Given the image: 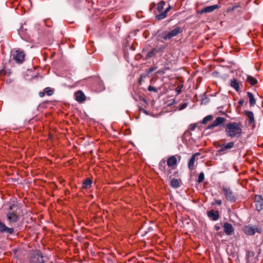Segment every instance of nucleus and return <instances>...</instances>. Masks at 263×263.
Wrapping results in <instances>:
<instances>
[{
    "mask_svg": "<svg viewBox=\"0 0 263 263\" xmlns=\"http://www.w3.org/2000/svg\"><path fill=\"white\" fill-rule=\"evenodd\" d=\"M242 125L240 122H230L224 127L226 135L231 138H238L241 136Z\"/></svg>",
    "mask_w": 263,
    "mask_h": 263,
    "instance_id": "1",
    "label": "nucleus"
},
{
    "mask_svg": "<svg viewBox=\"0 0 263 263\" xmlns=\"http://www.w3.org/2000/svg\"><path fill=\"white\" fill-rule=\"evenodd\" d=\"M16 206V205L15 204H12L9 205L7 210L6 217L9 224L15 223L18 220V216L15 210Z\"/></svg>",
    "mask_w": 263,
    "mask_h": 263,
    "instance_id": "2",
    "label": "nucleus"
},
{
    "mask_svg": "<svg viewBox=\"0 0 263 263\" xmlns=\"http://www.w3.org/2000/svg\"><path fill=\"white\" fill-rule=\"evenodd\" d=\"M182 32V28L180 27H177L170 31L163 32L161 34H160L159 36L163 39V41H166L177 36Z\"/></svg>",
    "mask_w": 263,
    "mask_h": 263,
    "instance_id": "3",
    "label": "nucleus"
},
{
    "mask_svg": "<svg viewBox=\"0 0 263 263\" xmlns=\"http://www.w3.org/2000/svg\"><path fill=\"white\" fill-rule=\"evenodd\" d=\"M220 189L222 190L226 198L228 201L233 203L236 201L235 194L230 187L223 185Z\"/></svg>",
    "mask_w": 263,
    "mask_h": 263,
    "instance_id": "4",
    "label": "nucleus"
},
{
    "mask_svg": "<svg viewBox=\"0 0 263 263\" xmlns=\"http://www.w3.org/2000/svg\"><path fill=\"white\" fill-rule=\"evenodd\" d=\"M216 147L220 148L217 152L220 155H224L229 153L230 149L234 147V142L231 141L222 144H219Z\"/></svg>",
    "mask_w": 263,
    "mask_h": 263,
    "instance_id": "5",
    "label": "nucleus"
},
{
    "mask_svg": "<svg viewBox=\"0 0 263 263\" xmlns=\"http://www.w3.org/2000/svg\"><path fill=\"white\" fill-rule=\"evenodd\" d=\"M44 256L40 251L34 252L30 257L29 261L30 263H44Z\"/></svg>",
    "mask_w": 263,
    "mask_h": 263,
    "instance_id": "6",
    "label": "nucleus"
},
{
    "mask_svg": "<svg viewBox=\"0 0 263 263\" xmlns=\"http://www.w3.org/2000/svg\"><path fill=\"white\" fill-rule=\"evenodd\" d=\"M25 54L21 50L15 51L13 54V58L18 64L22 63L25 60Z\"/></svg>",
    "mask_w": 263,
    "mask_h": 263,
    "instance_id": "7",
    "label": "nucleus"
},
{
    "mask_svg": "<svg viewBox=\"0 0 263 263\" xmlns=\"http://www.w3.org/2000/svg\"><path fill=\"white\" fill-rule=\"evenodd\" d=\"M93 89L96 92H101L105 89L104 83L100 78H95Z\"/></svg>",
    "mask_w": 263,
    "mask_h": 263,
    "instance_id": "8",
    "label": "nucleus"
},
{
    "mask_svg": "<svg viewBox=\"0 0 263 263\" xmlns=\"http://www.w3.org/2000/svg\"><path fill=\"white\" fill-rule=\"evenodd\" d=\"M256 210L260 211L263 209V197L259 195H256L254 198Z\"/></svg>",
    "mask_w": 263,
    "mask_h": 263,
    "instance_id": "9",
    "label": "nucleus"
},
{
    "mask_svg": "<svg viewBox=\"0 0 263 263\" xmlns=\"http://www.w3.org/2000/svg\"><path fill=\"white\" fill-rule=\"evenodd\" d=\"M244 233L248 235H253L256 232L260 233V229L253 226H247L243 228Z\"/></svg>",
    "mask_w": 263,
    "mask_h": 263,
    "instance_id": "10",
    "label": "nucleus"
},
{
    "mask_svg": "<svg viewBox=\"0 0 263 263\" xmlns=\"http://www.w3.org/2000/svg\"><path fill=\"white\" fill-rule=\"evenodd\" d=\"M226 120V119L223 117H218L212 123L209 125L207 127V129H211L216 126H218L223 124Z\"/></svg>",
    "mask_w": 263,
    "mask_h": 263,
    "instance_id": "11",
    "label": "nucleus"
},
{
    "mask_svg": "<svg viewBox=\"0 0 263 263\" xmlns=\"http://www.w3.org/2000/svg\"><path fill=\"white\" fill-rule=\"evenodd\" d=\"M167 165L165 161L163 160H161L159 164V169L163 172L165 175H168L171 173V171L170 167L167 166Z\"/></svg>",
    "mask_w": 263,
    "mask_h": 263,
    "instance_id": "12",
    "label": "nucleus"
},
{
    "mask_svg": "<svg viewBox=\"0 0 263 263\" xmlns=\"http://www.w3.org/2000/svg\"><path fill=\"white\" fill-rule=\"evenodd\" d=\"M0 232L12 234L14 233V229L12 228H9L0 220Z\"/></svg>",
    "mask_w": 263,
    "mask_h": 263,
    "instance_id": "13",
    "label": "nucleus"
},
{
    "mask_svg": "<svg viewBox=\"0 0 263 263\" xmlns=\"http://www.w3.org/2000/svg\"><path fill=\"white\" fill-rule=\"evenodd\" d=\"M230 85L237 92L240 91V86H242L241 83H239L236 79H231L230 80Z\"/></svg>",
    "mask_w": 263,
    "mask_h": 263,
    "instance_id": "14",
    "label": "nucleus"
},
{
    "mask_svg": "<svg viewBox=\"0 0 263 263\" xmlns=\"http://www.w3.org/2000/svg\"><path fill=\"white\" fill-rule=\"evenodd\" d=\"M223 231L227 235H231L234 231L232 225L229 223H224L223 226Z\"/></svg>",
    "mask_w": 263,
    "mask_h": 263,
    "instance_id": "15",
    "label": "nucleus"
},
{
    "mask_svg": "<svg viewBox=\"0 0 263 263\" xmlns=\"http://www.w3.org/2000/svg\"><path fill=\"white\" fill-rule=\"evenodd\" d=\"M208 216L212 220L216 221L219 218V212L212 210L208 212Z\"/></svg>",
    "mask_w": 263,
    "mask_h": 263,
    "instance_id": "16",
    "label": "nucleus"
},
{
    "mask_svg": "<svg viewBox=\"0 0 263 263\" xmlns=\"http://www.w3.org/2000/svg\"><path fill=\"white\" fill-rule=\"evenodd\" d=\"M200 155V153H196L192 156V157L188 163V167L190 170L192 171L194 169L196 157L199 156Z\"/></svg>",
    "mask_w": 263,
    "mask_h": 263,
    "instance_id": "17",
    "label": "nucleus"
},
{
    "mask_svg": "<svg viewBox=\"0 0 263 263\" xmlns=\"http://www.w3.org/2000/svg\"><path fill=\"white\" fill-rule=\"evenodd\" d=\"M220 7V6L219 5H212V6H208V7H206L203 8L201 10V13L211 12H213V11H214L215 9L219 8Z\"/></svg>",
    "mask_w": 263,
    "mask_h": 263,
    "instance_id": "18",
    "label": "nucleus"
},
{
    "mask_svg": "<svg viewBox=\"0 0 263 263\" xmlns=\"http://www.w3.org/2000/svg\"><path fill=\"white\" fill-rule=\"evenodd\" d=\"M243 114L247 117L250 124H254L255 123L254 114L252 111L245 110Z\"/></svg>",
    "mask_w": 263,
    "mask_h": 263,
    "instance_id": "19",
    "label": "nucleus"
},
{
    "mask_svg": "<svg viewBox=\"0 0 263 263\" xmlns=\"http://www.w3.org/2000/svg\"><path fill=\"white\" fill-rule=\"evenodd\" d=\"M76 100L79 102H82L86 100L85 95L81 91H78L75 93Z\"/></svg>",
    "mask_w": 263,
    "mask_h": 263,
    "instance_id": "20",
    "label": "nucleus"
},
{
    "mask_svg": "<svg viewBox=\"0 0 263 263\" xmlns=\"http://www.w3.org/2000/svg\"><path fill=\"white\" fill-rule=\"evenodd\" d=\"M177 163V158L175 156H171L167 160V165L170 167H174Z\"/></svg>",
    "mask_w": 263,
    "mask_h": 263,
    "instance_id": "21",
    "label": "nucleus"
},
{
    "mask_svg": "<svg viewBox=\"0 0 263 263\" xmlns=\"http://www.w3.org/2000/svg\"><path fill=\"white\" fill-rule=\"evenodd\" d=\"M247 96L249 100V103L251 106H254L256 104V99L253 94L251 92H247Z\"/></svg>",
    "mask_w": 263,
    "mask_h": 263,
    "instance_id": "22",
    "label": "nucleus"
},
{
    "mask_svg": "<svg viewBox=\"0 0 263 263\" xmlns=\"http://www.w3.org/2000/svg\"><path fill=\"white\" fill-rule=\"evenodd\" d=\"M181 182V180L173 178L171 180L170 185L173 188H178L180 186Z\"/></svg>",
    "mask_w": 263,
    "mask_h": 263,
    "instance_id": "23",
    "label": "nucleus"
},
{
    "mask_svg": "<svg viewBox=\"0 0 263 263\" xmlns=\"http://www.w3.org/2000/svg\"><path fill=\"white\" fill-rule=\"evenodd\" d=\"M92 184V180L89 178H87L85 180H84L83 183V186L82 187L84 189H88L90 188Z\"/></svg>",
    "mask_w": 263,
    "mask_h": 263,
    "instance_id": "24",
    "label": "nucleus"
},
{
    "mask_svg": "<svg viewBox=\"0 0 263 263\" xmlns=\"http://www.w3.org/2000/svg\"><path fill=\"white\" fill-rule=\"evenodd\" d=\"M246 82L247 83H248L249 84H250L251 85L253 86V85L256 84L257 83L258 81L253 77L251 76H248L247 79H246Z\"/></svg>",
    "mask_w": 263,
    "mask_h": 263,
    "instance_id": "25",
    "label": "nucleus"
},
{
    "mask_svg": "<svg viewBox=\"0 0 263 263\" xmlns=\"http://www.w3.org/2000/svg\"><path fill=\"white\" fill-rule=\"evenodd\" d=\"M157 50L156 48L152 49L151 51L148 52L145 56L146 60H148L153 57L157 52Z\"/></svg>",
    "mask_w": 263,
    "mask_h": 263,
    "instance_id": "26",
    "label": "nucleus"
},
{
    "mask_svg": "<svg viewBox=\"0 0 263 263\" xmlns=\"http://www.w3.org/2000/svg\"><path fill=\"white\" fill-rule=\"evenodd\" d=\"M165 4V2L161 1L158 4L157 9L158 11H162L164 8V6Z\"/></svg>",
    "mask_w": 263,
    "mask_h": 263,
    "instance_id": "27",
    "label": "nucleus"
},
{
    "mask_svg": "<svg viewBox=\"0 0 263 263\" xmlns=\"http://www.w3.org/2000/svg\"><path fill=\"white\" fill-rule=\"evenodd\" d=\"M240 7V4L238 3V4H235L234 5H233L232 7H229L228 9H227V12H231L232 11H234V10L236 9L237 8H239Z\"/></svg>",
    "mask_w": 263,
    "mask_h": 263,
    "instance_id": "28",
    "label": "nucleus"
},
{
    "mask_svg": "<svg viewBox=\"0 0 263 263\" xmlns=\"http://www.w3.org/2000/svg\"><path fill=\"white\" fill-rule=\"evenodd\" d=\"M167 15L166 14V12H162L161 13L157 15L156 16V19L157 20H162L166 17Z\"/></svg>",
    "mask_w": 263,
    "mask_h": 263,
    "instance_id": "29",
    "label": "nucleus"
},
{
    "mask_svg": "<svg viewBox=\"0 0 263 263\" xmlns=\"http://www.w3.org/2000/svg\"><path fill=\"white\" fill-rule=\"evenodd\" d=\"M213 116L212 115H208L204 117L202 121V123L203 124H206L208 121L212 120Z\"/></svg>",
    "mask_w": 263,
    "mask_h": 263,
    "instance_id": "30",
    "label": "nucleus"
},
{
    "mask_svg": "<svg viewBox=\"0 0 263 263\" xmlns=\"http://www.w3.org/2000/svg\"><path fill=\"white\" fill-rule=\"evenodd\" d=\"M44 91L45 93H46L48 96H51L53 94V90L51 89L50 87H46L44 89Z\"/></svg>",
    "mask_w": 263,
    "mask_h": 263,
    "instance_id": "31",
    "label": "nucleus"
},
{
    "mask_svg": "<svg viewBox=\"0 0 263 263\" xmlns=\"http://www.w3.org/2000/svg\"><path fill=\"white\" fill-rule=\"evenodd\" d=\"M204 179V175L203 172H201L198 177L197 182L198 183L202 182Z\"/></svg>",
    "mask_w": 263,
    "mask_h": 263,
    "instance_id": "32",
    "label": "nucleus"
},
{
    "mask_svg": "<svg viewBox=\"0 0 263 263\" xmlns=\"http://www.w3.org/2000/svg\"><path fill=\"white\" fill-rule=\"evenodd\" d=\"M147 89L149 91H154L155 92H158V89L156 87L151 85L148 86Z\"/></svg>",
    "mask_w": 263,
    "mask_h": 263,
    "instance_id": "33",
    "label": "nucleus"
},
{
    "mask_svg": "<svg viewBox=\"0 0 263 263\" xmlns=\"http://www.w3.org/2000/svg\"><path fill=\"white\" fill-rule=\"evenodd\" d=\"M168 67H165L164 69H160L158 70L157 73L158 74H164L167 70H168Z\"/></svg>",
    "mask_w": 263,
    "mask_h": 263,
    "instance_id": "34",
    "label": "nucleus"
},
{
    "mask_svg": "<svg viewBox=\"0 0 263 263\" xmlns=\"http://www.w3.org/2000/svg\"><path fill=\"white\" fill-rule=\"evenodd\" d=\"M188 105V104L187 103H183V104H181L179 105V109L180 110H182V109H183L184 108H185Z\"/></svg>",
    "mask_w": 263,
    "mask_h": 263,
    "instance_id": "35",
    "label": "nucleus"
},
{
    "mask_svg": "<svg viewBox=\"0 0 263 263\" xmlns=\"http://www.w3.org/2000/svg\"><path fill=\"white\" fill-rule=\"evenodd\" d=\"M212 204L213 205L218 204L219 205H220L222 204V201L221 200H216L214 201V202L212 203Z\"/></svg>",
    "mask_w": 263,
    "mask_h": 263,
    "instance_id": "36",
    "label": "nucleus"
},
{
    "mask_svg": "<svg viewBox=\"0 0 263 263\" xmlns=\"http://www.w3.org/2000/svg\"><path fill=\"white\" fill-rule=\"evenodd\" d=\"M196 127V126L195 124H191L190 126V129L191 130H194L195 129Z\"/></svg>",
    "mask_w": 263,
    "mask_h": 263,
    "instance_id": "37",
    "label": "nucleus"
},
{
    "mask_svg": "<svg viewBox=\"0 0 263 263\" xmlns=\"http://www.w3.org/2000/svg\"><path fill=\"white\" fill-rule=\"evenodd\" d=\"M157 68V67H151V68L149 69L148 72H152L154 71V70H155Z\"/></svg>",
    "mask_w": 263,
    "mask_h": 263,
    "instance_id": "38",
    "label": "nucleus"
},
{
    "mask_svg": "<svg viewBox=\"0 0 263 263\" xmlns=\"http://www.w3.org/2000/svg\"><path fill=\"white\" fill-rule=\"evenodd\" d=\"M238 104L240 106H242L244 103V101L243 99H240L239 101H238Z\"/></svg>",
    "mask_w": 263,
    "mask_h": 263,
    "instance_id": "39",
    "label": "nucleus"
},
{
    "mask_svg": "<svg viewBox=\"0 0 263 263\" xmlns=\"http://www.w3.org/2000/svg\"><path fill=\"white\" fill-rule=\"evenodd\" d=\"M45 95V91H44H44H43V92H40L39 93V96H40V97H43Z\"/></svg>",
    "mask_w": 263,
    "mask_h": 263,
    "instance_id": "40",
    "label": "nucleus"
},
{
    "mask_svg": "<svg viewBox=\"0 0 263 263\" xmlns=\"http://www.w3.org/2000/svg\"><path fill=\"white\" fill-rule=\"evenodd\" d=\"M176 90L177 92V93L179 94L181 91V88H179V87H178L177 88H176Z\"/></svg>",
    "mask_w": 263,
    "mask_h": 263,
    "instance_id": "41",
    "label": "nucleus"
},
{
    "mask_svg": "<svg viewBox=\"0 0 263 263\" xmlns=\"http://www.w3.org/2000/svg\"><path fill=\"white\" fill-rule=\"evenodd\" d=\"M170 9H171V6H169L163 12H166V14L167 15V13L168 11L170 10Z\"/></svg>",
    "mask_w": 263,
    "mask_h": 263,
    "instance_id": "42",
    "label": "nucleus"
},
{
    "mask_svg": "<svg viewBox=\"0 0 263 263\" xmlns=\"http://www.w3.org/2000/svg\"><path fill=\"white\" fill-rule=\"evenodd\" d=\"M170 9H171V6H169L163 12H166V14L167 15V13L168 11L170 10Z\"/></svg>",
    "mask_w": 263,
    "mask_h": 263,
    "instance_id": "43",
    "label": "nucleus"
},
{
    "mask_svg": "<svg viewBox=\"0 0 263 263\" xmlns=\"http://www.w3.org/2000/svg\"><path fill=\"white\" fill-rule=\"evenodd\" d=\"M215 228L216 230L218 231L220 229V227L219 226H215Z\"/></svg>",
    "mask_w": 263,
    "mask_h": 263,
    "instance_id": "44",
    "label": "nucleus"
},
{
    "mask_svg": "<svg viewBox=\"0 0 263 263\" xmlns=\"http://www.w3.org/2000/svg\"><path fill=\"white\" fill-rule=\"evenodd\" d=\"M155 6V3H154V4H153V6L154 7V6Z\"/></svg>",
    "mask_w": 263,
    "mask_h": 263,
    "instance_id": "45",
    "label": "nucleus"
}]
</instances>
